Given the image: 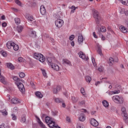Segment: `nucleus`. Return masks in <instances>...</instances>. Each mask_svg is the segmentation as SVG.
<instances>
[{"label":"nucleus","mask_w":128,"mask_h":128,"mask_svg":"<svg viewBox=\"0 0 128 128\" xmlns=\"http://www.w3.org/2000/svg\"><path fill=\"white\" fill-rule=\"evenodd\" d=\"M6 66L8 68L12 70H14V66L10 62L6 63Z\"/></svg>","instance_id":"nucleus-20"},{"label":"nucleus","mask_w":128,"mask_h":128,"mask_svg":"<svg viewBox=\"0 0 128 128\" xmlns=\"http://www.w3.org/2000/svg\"><path fill=\"white\" fill-rule=\"evenodd\" d=\"M50 66L56 72H58V70H60V66L56 64H52Z\"/></svg>","instance_id":"nucleus-13"},{"label":"nucleus","mask_w":128,"mask_h":128,"mask_svg":"<svg viewBox=\"0 0 128 128\" xmlns=\"http://www.w3.org/2000/svg\"><path fill=\"white\" fill-rule=\"evenodd\" d=\"M14 2L16 4H18V6H22V2H20V1L19 0H14Z\"/></svg>","instance_id":"nucleus-47"},{"label":"nucleus","mask_w":128,"mask_h":128,"mask_svg":"<svg viewBox=\"0 0 128 128\" xmlns=\"http://www.w3.org/2000/svg\"><path fill=\"white\" fill-rule=\"evenodd\" d=\"M35 117L36 120L38 124L40 126L41 128H47L46 126V125H44V124L42 120H40V118H38L37 116H36Z\"/></svg>","instance_id":"nucleus-8"},{"label":"nucleus","mask_w":128,"mask_h":128,"mask_svg":"<svg viewBox=\"0 0 128 128\" xmlns=\"http://www.w3.org/2000/svg\"><path fill=\"white\" fill-rule=\"evenodd\" d=\"M112 100L116 104H120L124 102V98L118 96H113Z\"/></svg>","instance_id":"nucleus-5"},{"label":"nucleus","mask_w":128,"mask_h":128,"mask_svg":"<svg viewBox=\"0 0 128 128\" xmlns=\"http://www.w3.org/2000/svg\"><path fill=\"white\" fill-rule=\"evenodd\" d=\"M16 30L18 34H20L22 30H24V26H18L16 27Z\"/></svg>","instance_id":"nucleus-19"},{"label":"nucleus","mask_w":128,"mask_h":128,"mask_svg":"<svg viewBox=\"0 0 128 128\" xmlns=\"http://www.w3.org/2000/svg\"><path fill=\"white\" fill-rule=\"evenodd\" d=\"M54 100L57 104H60V102H64V100L60 98H55Z\"/></svg>","instance_id":"nucleus-29"},{"label":"nucleus","mask_w":128,"mask_h":128,"mask_svg":"<svg viewBox=\"0 0 128 128\" xmlns=\"http://www.w3.org/2000/svg\"><path fill=\"white\" fill-rule=\"evenodd\" d=\"M92 62L94 66H96V60H94V58H92Z\"/></svg>","instance_id":"nucleus-43"},{"label":"nucleus","mask_w":128,"mask_h":128,"mask_svg":"<svg viewBox=\"0 0 128 128\" xmlns=\"http://www.w3.org/2000/svg\"><path fill=\"white\" fill-rule=\"evenodd\" d=\"M101 40H106V37H104V35H102Z\"/></svg>","instance_id":"nucleus-62"},{"label":"nucleus","mask_w":128,"mask_h":128,"mask_svg":"<svg viewBox=\"0 0 128 128\" xmlns=\"http://www.w3.org/2000/svg\"><path fill=\"white\" fill-rule=\"evenodd\" d=\"M42 72L44 78H48V76H46V70H42Z\"/></svg>","instance_id":"nucleus-41"},{"label":"nucleus","mask_w":128,"mask_h":128,"mask_svg":"<svg viewBox=\"0 0 128 128\" xmlns=\"http://www.w3.org/2000/svg\"><path fill=\"white\" fill-rule=\"evenodd\" d=\"M74 39V34H72V35L70 36L69 40H72Z\"/></svg>","instance_id":"nucleus-50"},{"label":"nucleus","mask_w":128,"mask_h":128,"mask_svg":"<svg viewBox=\"0 0 128 128\" xmlns=\"http://www.w3.org/2000/svg\"><path fill=\"white\" fill-rule=\"evenodd\" d=\"M122 86L119 84L116 85V88H117L118 90H116L114 91H111L108 92L109 94H120V88Z\"/></svg>","instance_id":"nucleus-6"},{"label":"nucleus","mask_w":128,"mask_h":128,"mask_svg":"<svg viewBox=\"0 0 128 128\" xmlns=\"http://www.w3.org/2000/svg\"><path fill=\"white\" fill-rule=\"evenodd\" d=\"M1 20H6V16H4V15L1 16Z\"/></svg>","instance_id":"nucleus-58"},{"label":"nucleus","mask_w":128,"mask_h":128,"mask_svg":"<svg viewBox=\"0 0 128 128\" xmlns=\"http://www.w3.org/2000/svg\"><path fill=\"white\" fill-rule=\"evenodd\" d=\"M40 12L42 16H44V14H46V10L43 5L41 6L40 7Z\"/></svg>","instance_id":"nucleus-12"},{"label":"nucleus","mask_w":128,"mask_h":128,"mask_svg":"<svg viewBox=\"0 0 128 128\" xmlns=\"http://www.w3.org/2000/svg\"><path fill=\"white\" fill-rule=\"evenodd\" d=\"M72 100L74 102H78V99L74 96H72Z\"/></svg>","instance_id":"nucleus-46"},{"label":"nucleus","mask_w":128,"mask_h":128,"mask_svg":"<svg viewBox=\"0 0 128 128\" xmlns=\"http://www.w3.org/2000/svg\"><path fill=\"white\" fill-rule=\"evenodd\" d=\"M11 103L14 104H20V100L16 98H14L11 99Z\"/></svg>","instance_id":"nucleus-16"},{"label":"nucleus","mask_w":128,"mask_h":128,"mask_svg":"<svg viewBox=\"0 0 128 128\" xmlns=\"http://www.w3.org/2000/svg\"><path fill=\"white\" fill-rule=\"evenodd\" d=\"M79 56L80 58H82V60H88V57L86 56V54L82 52H80L78 53Z\"/></svg>","instance_id":"nucleus-9"},{"label":"nucleus","mask_w":128,"mask_h":128,"mask_svg":"<svg viewBox=\"0 0 128 128\" xmlns=\"http://www.w3.org/2000/svg\"><path fill=\"white\" fill-rule=\"evenodd\" d=\"M80 92L83 94V96H86V91L84 90V88H82L80 89Z\"/></svg>","instance_id":"nucleus-40"},{"label":"nucleus","mask_w":128,"mask_h":128,"mask_svg":"<svg viewBox=\"0 0 128 128\" xmlns=\"http://www.w3.org/2000/svg\"><path fill=\"white\" fill-rule=\"evenodd\" d=\"M32 38H36V32L35 31L32 32Z\"/></svg>","instance_id":"nucleus-44"},{"label":"nucleus","mask_w":128,"mask_h":128,"mask_svg":"<svg viewBox=\"0 0 128 128\" xmlns=\"http://www.w3.org/2000/svg\"><path fill=\"white\" fill-rule=\"evenodd\" d=\"M12 48L14 50H15L16 52L18 51V50L20 48V47H18V45L16 44L15 43H14Z\"/></svg>","instance_id":"nucleus-32"},{"label":"nucleus","mask_w":128,"mask_h":128,"mask_svg":"<svg viewBox=\"0 0 128 128\" xmlns=\"http://www.w3.org/2000/svg\"><path fill=\"white\" fill-rule=\"evenodd\" d=\"M18 60L20 62H24V58L22 57H19L18 58Z\"/></svg>","instance_id":"nucleus-51"},{"label":"nucleus","mask_w":128,"mask_h":128,"mask_svg":"<svg viewBox=\"0 0 128 128\" xmlns=\"http://www.w3.org/2000/svg\"><path fill=\"white\" fill-rule=\"evenodd\" d=\"M14 44V42L12 41H9L7 42L6 44L7 48H8V50H10V48H12V47L13 46Z\"/></svg>","instance_id":"nucleus-14"},{"label":"nucleus","mask_w":128,"mask_h":128,"mask_svg":"<svg viewBox=\"0 0 128 128\" xmlns=\"http://www.w3.org/2000/svg\"><path fill=\"white\" fill-rule=\"evenodd\" d=\"M2 56H6V52H4V51H2Z\"/></svg>","instance_id":"nucleus-56"},{"label":"nucleus","mask_w":128,"mask_h":128,"mask_svg":"<svg viewBox=\"0 0 128 128\" xmlns=\"http://www.w3.org/2000/svg\"><path fill=\"white\" fill-rule=\"evenodd\" d=\"M122 114H126V108L122 107Z\"/></svg>","instance_id":"nucleus-48"},{"label":"nucleus","mask_w":128,"mask_h":128,"mask_svg":"<svg viewBox=\"0 0 128 128\" xmlns=\"http://www.w3.org/2000/svg\"><path fill=\"white\" fill-rule=\"evenodd\" d=\"M34 58H36V60H38L39 62H44V60H46L44 56V55L40 53H34Z\"/></svg>","instance_id":"nucleus-2"},{"label":"nucleus","mask_w":128,"mask_h":128,"mask_svg":"<svg viewBox=\"0 0 128 128\" xmlns=\"http://www.w3.org/2000/svg\"><path fill=\"white\" fill-rule=\"evenodd\" d=\"M100 30L102 32H106V28L104 26H102L100 28Z\"/></svg>","instance_id":"nucleus-35"},{"label":"nucleus","mask_w":128,"mask_h":128,"mask_svg":"<svg viewBox=\"0 0 128 128\" xmlns=\"http://www.w3.org/2000/svg\"><path fill=\"white\" fill-rule=\"evenodd\" d=\"M93 36L95 38H98V36H96V32H93Z\"/></svg>","instance_id":"nucleus-61"},{"label":"nucleus","mask_w":128,"mask_h":128,"mask_svg":"<svg viewBox=\"0 0 128 128\" xmlns=\"http://www.w3.org/2000/svg\"><path fill=\"white\" fill-rule=\"evenodd\" d=\"M100 84V82L98 81L95 83V86H98V84Z\"/></svg>","instance_id":"nucleus-59"},{"label":"nucleus","mask_w":128,"mask_h":128,"mask_svg":"<svg viewBox=\"0 0 128 128\" xmlns=\"http://www.w3.org/2000/svg\"><path fill=\"white\" fill-rule=\"evenodd\" d=\"M102 104L104 106V108H108V101H106V100H104L102 102Z\"/></svg>","instance_id":"nucleus-27"},{"label":"nucleus","mask_w":128,"mask_h":128,"mask_svg":"<svg viewBox=\"0 0 128 128\" xmlns=\"http://www.w3.org/2000/svg\"><path fill=\"white\" fill-rule=\"evenodd\" d=\"M64 20L60 19H58L55 21V24L56 28H62L64 26Z\"/></svg>","instance_id":"nucleus-7"},{"label":"nucleus","mask_w":128,"mask_h":128,"mask_svg":"<svg viewBox=\"0 0 128 128\" xmlns=\"http://www.w3.org/2000/svg\"><path fill=\"white\" fill-rule=\"evenodd\" d=\"M0 82H2V84H6V80H4V78H2L0 79Z\"/></svg>","instance_id":"nucleus-52"},{"label":"nucleus","mask_w":128,"mask_h":128,"mask_svg":"<svg viewBox=\"0 0 128 128\" xmlns=\"http://www.w3.org/2000/svg\"><path fill=\"white\" fill-rule=\"evenodd\" d=\"M124 122L126 124H128V114L127 113H124Z\"/></svg>","instance_id":"nucleus-31"},{"label":"nucleus","mask_w":128,"mask_h":128,"mask_svg":"<svg viewBox=\"0 0 128 128\" xmlns=\"http://www.w3.org/2000/svg\"><path fill=\"white\" fill-rule=\"evenodd\" d=\"M0 128H4V124H2L0 125Z\"/></svg>","instance_id":"nucleus-64"},{"label":"nucleus","mask_w":128,"mask_h":128,"mask_svg":"<svg viewBox=\"0 0 128 128\" xmlns=\"http://www.w3.org/2000/svg\"><path fill=\"white\" fill-rule=\"evenodd\" d=\"M79 120L80 122H84L86 120V116L84 113L81 114V116L79 117Z\"/></svg>","instance_id":"nucleus-23"},{"label":"nucleus","mask_w":128,"mask_h":128,"mask_svg":"<svg viewBox=\"0 0 128 128\" xmlns=\"http://www.w3.org/2000/svg\"><path fill=\"white\" fill-rule=\"evenodd\" d=\"M85 80L86 82H88V84H90V82H92V78L90 76H86L85 77Z\"/></svg>","instance_id":"nucleus-28"},{"label":"nucleus","mask_w":128,"mask_h":128,"mask_svg":"<svg viewBox=\"0 0 128 128\" xmlns=\"http://www.w3.org/2000/svg\"><path fill=\"white\" fill-rule=\"evenodd\" d=\"M80 111L82 112H87L86 109H84V108L80 109Z\"/></svg>","instance_id":"nucleus-54"},{"label":"nucleus","mask_w":128,"mask_h":128,"mask_svg":"<svg viewBox=\"0 0 128 128\" xmlns=\"http://www.w3.org/2000/svg\"><path fill=\"white\" fill-rule=\"evenodd\" d=\"M114 58L110 57L109 58V61H108V64L110 66L114 64Z\"/></svg>","instance_id":"nucleus-26"},{"label":"nucleus","mask_w":128,"mask_h":128,"mask_svg":"<svg viewBox=\"0 0 128 128\" xmlns=\"http://www.w3.org/2000/svg\"><path fill=\"white\" fill-rule=\"evenodd\" d=\"M47 62H48V64L49 66H52V64H53L52 62V58H50V57L47 58Z\"/></svg>","instance_id":"nucleus-30"},{"label":"nucleus","mask_w":128,"mask_h":128,"mask_svg":"<svg viewBox=\"0 0 128 128\" xmlns=\"http://www.w3.org/2000/svg\"><path fill=\"white\" fill-rule=\"evenodd\" d=\"M60 90V86H57L56 88H54L53 92L54 94H58V92Z\"/></svg>","instance_id":"nucleus-21"},{"label":"nucleus","mask_w":128,"mask_h":128,"mask_svg":"<svg viewBox=\"0 0 128 128\" xmlns=\"http://www.w3.org/2000/svg\"><path fill=\"white\" fill-rule=\"evenodd\" d=\"M78 42L80 44H82V42H84V36L82 34L78 36Z\"/></svg>","instance_id":"nucleus-18"},{"label":"nucleus","mask_w":128,"mask_h":128,"mask_svg":"<svg viewBox=\"0 0 128 128\" xmlns=\"http://www.w3.org/2000/svg\"><path fill=\"white\" fill-rule=\"evenodd\" d=\"M45 122L47 124L48 126H50V128H56L54 126L56 124L54 122L52 121L50 116H46L45 118Z\"/></svg>","instance_id":"nucleus-3"},{"label":"nucleus","mask_w":128,"mask_h":128,"mask_svg":"<svg viewBox=\"0 0 128 128\" xmlns=\"http://www.w3.org/2000/svg\"><path fill=\"white\" fill-rule=\"evenodd\" d=\"M90 124L93 126H98V122L94 118H92L90 120Z\"/></svg>","instance_id":"nucleus-11"},{"label":"nucleus","mask_w":128,"mask_h":128,"mask_svg":"<svg viewBox=\"0 0 128 128\" xmlns=\"http://www.w3.org/2000/svg\"><path fill=\"white\" fill-rule=\"evenodd\" d=\"M11 116L12 118V120H18V117L14 114H11Z\"/></svg>","instance_id":"nucleus-37"},{"label":"nucleus","mask_w":128,"mask_h":128,"mask_svg":"<svg viewBox=\"0 0 128 128\" xmlns=\"http://www.w3.org/2000/svg\"><path fill=\"white\" fill-rule=\"evenodd\" d=\"M98 70L100 72H102L104 70V67H102V66H100V67L98 68Z\"/></svg>","instance_id":"nucleus-49"},{"label":"nucleus","mask_w":128,"mask_h":128,"mask_svg":"<svg viewBox=\"0 0 128 128\" xmlns=\"http://www.w3.org/2000/svg\"><path fill=\"white\" fill-rule=\"evenodd\" d=\"M14 112H18V108L14 107Z\"/></svg>","instance_id":"nucleus-60"},{"label":"nucleus","mask_w":128,"mask_h":128,"mask_svg":"<svg viewBox=\"0 0 128 128\" xmlns=\"http://www.w3.org/2000/svg\"><path fill=\"white\" fill-rule=\"evenodd\" d=\"M36 96L38 98H42L43 96L40 92H36Z\"/></svg>","instance_id":"nucleus-25"},{"label":"nucleus","mask_w":128,"mask_h":128,"mask_svg":"<svg viewBox=\"0 0 128 128\" xmlns=\"http://www.w3.org/2000/svg\"><path fill=\"white\" fill-rule=\"evenodd\" d=\"M66 120L67 122H70V117L66 118Z\"/></svg>","instance_id":"nucleus-63"},{"label":"nucleus","mask_w":128,"mask_h":128,"mask_svg":"<svg viewBox=\"0 0 128 128\" xmlns=\"http://www.w3.org/2000/svg\"><path fill=\"white\" fill-rule=\"evenodd\" d=\"M2 112L3 116H8V112H6V110L5 109L2 110Z\"/></svg>","instance_id":"nucleus-42"},{"label":"nucleus","mask_w":128,"mask_h":128,"mask_svg":"<svg viewBox=\"0 0 128 128\" xmlns=\"http://www.w3.org/2000/svg\"><path fill=\"white\" fill-rule=\"evenodd\" d=\"M7 26H8V24H6V22H3L2 24V28H6Z\"/></svg>","instance_id":"nucleus-55"},{"label":"nucleus","mask_w":128,"mask_h":128,"mask_svg":"<svg viewBox=\"0 0 128 128\" xmlns=\"http://www.w3.org/2000/svg\"><path fill=\"white\" fill-rule=\"evenodd\" d=\"M20 78H24L26 76V74L24 72H21L19 74Z\"/></svg>","instance_id":"nucleus-39"},{"label":"nucleus","mask_w":128,"mask_h":128,"mask_svg":"<svg viewBox=\"0 0 128 128\" xmlns=\"http://www.w3.org/2000/svg\"><path fill=\"white\" fill-rule=\"evenodd\" d=\"M79 104L80 106H84V104H86V101L84 100H82L80 102H79Z\"/></svg>","instance_id":"nucleus-45"},{"label":"nucleus","mask_w":128,"mask_h":128,"mask_svg":"<svg viewBox=\"0 0 128 128\" xmlns=\"http://www.w3.org/2000/svg\"><path fill=\"white\" fill-rule=\"evenodd\" d=\"M70 8L72 10L70 12L71 14H74V10H76V8L74 6H72Z\"/></svg>","instance_id":"nucleus-36"},{"label":"nucleus","mask_w":128,"mask_h":128,"mask_svg":"<svg viewBox=\"0 0 128 128\" xmlns=\"http://www.w3.org/2000/svg\"><path fill=\"white\" fill-rule=\"evenodd\" d=\"M120 30L121 32L124 34H126L128 32V29L124 27V26H121L120 27Z\"/></svg>","instance_id":"nucleus-22"},{"label":"nucleus","mask_w":128,"mask_h":128,"mask_svg":"<svg viewBox=\"0 0 128 128\" xmlns=\"http://www.w3.org/2000/svg\"><path fill=\"white\" fill-rule=\"evenodd\" d=\"M20 122H26V115L25 114H22L20 118Z\"/></svg>","instance_id":"nucleus-15"},{"label":"nucleus","mask_w":128,"mask_h":128,"mask_svg":"<svg viewBox=\"0 0 128 128\" xmlns=\"http://www.w3.org/2000/svg\"><path fill=\"white\" fill-rule=\"evenodd\" d=\"M28 20L29 22H32V24H34V26H36V21L34 19V16H28Z\"/></svg>","instance_id":"nucleus-10"},{"label":"nucleus","mask_w":128,"mask_h":128,"mask_svg":"<svg viewBox=\"0 0 128 128\" xmlns=\"http://www.w3.org/2000/svg\"><path fill=\"white\" fill-rule=\"evenodd\" d=\"M97 52L101 56H102V48H100V46H98V47Z\"/></svg>","instance_id":"nucleus-34"},{"label":"nucleus","mask_w":128,"mask_h":128,"mask_svg":"<svg viewBox=\"0 0 128 128\" xmlns=\"http://www.w3.org/2000/svg\"><path fill=\"white\" fill-rule=\"evenodd\" d=\"M52 114L53 116H58V111H52Z\"/></svg>","instance_id":"nucleus-53"},{"label":"nucleus","mask_w":128,"mask_h":128,"mask_svg":"<svg viewBox=\"0 0 128 128\" xmlns=\"http://www.w3.org/2000/svg\"><path fill=\"white\" fill-rule=\"evenodd\" d=\"M12 10L13 12H18V10L16 8H12Z\"/></svg>","instance_id":"nucleus-57"},{"label":"nucleus","mask_w":128,"mask_h":128,"mask_svg":"<svg viewBox=\"0 0 128 128\" xmlns=\"http://www.w3.org/2000/svg\"><path fill=\"white\" fill-rule=\"evenodd\" d=\"M63 64H67L68 66H72V62H70V60H66V59H64L62 60Z\"/></svg>","instance_id":"nucleus-24"},{"label":"nucleus","mask_w":128,"mask_h":128,"mask_svg":"<svg viewBox=\"0 0 128 128\" xmlns=\"http://www.w3.org/2000/svg\"><path fill=\"white\" fill-rule=\"evenodd\" d=\"M93 16L96 18L95 20L97 26H100V20H101L100 16V12L96 10H94L93 13Z\"/></svg>","instance_id":"nucleus-4"},{"label":"nucleus","mask_w":128,"mask_h":128,"mask_svg":"<svg viewBox=\"0 0 128 128\" xmlns=\"http://www.w3.org/2000/svg\"><path fill=\"white\" fill-rule=\"evenodd\" d=\"M15 24H20V19L18 18H14Z\"/></svg>","instance_id":"nucleus-33"},{"label":"nucleus","mask_w":128,"mask_h":128,"mask_svg":"<svg viewBox=\"0 0 128 128\" xmlns=\"http://www.w3.org/2000/svg\"><path fill=\"white\" fill-rule=\"evenodd\" d=\"M120 12L122 14H125V16H128V10L124 8H121Z\"/></svg>","instance_id":"nucleus-17"},{"label":"nucleus","mask_w":128,"mask_h":128,"mask_svg":"<svg viewBox=\"0 0 128 128\" xmlns=\"http://www.w3.org/2000/svg\"><path fill=\"white\" fill-rule=\"evenodd\" d=\"M14 80L20 92L22 94H24L26 92V89L24 88V84L20 82V79L18 78L16 76H14L12 78Z\"/></svg>","instance_id":"nucleus-1"},{"label":"nucleus","mask_w":128,"mask_h":128,"mask_svg":"<svg viewBox=\"0 0 128 128\" xmlns=\"http://www.w3.org/2000/svg\"><path fill=\"white\" fill-rule=\"evenodd\" d=\"M122 4L128 6V0H122Z\"/></svg>","instance_id":"nucleus-38"}]
</instances>
